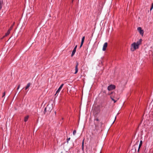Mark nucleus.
<instances>
[{"instance_id": "obj_12", "label": "nucleus", "mask_w": 153, "mask_h": 153, "mask_svg": "<svg viewBox=\"0 0 153 153\" xmlns=\"http://www.w3.org/2000/svg\"><path fill=\"white\" fill-rule=\"evenodd\" d=\"M29 117V116L28 115L27 116H26L25 117V118H24V121L25 122H26V121H27L28 120Z\"/></svg>"}, {"instance_id": "obj_1", "label": "nucleus", "mask_w": 153, "mask_h": 153, "mask_svg": "<svg viewBox=\"0 0 153 153\" xmlns=\"http://www.w3.org/2000/svg\"><path fill=\"white\" fill-rule=\"evenodd\" d=\"M139 46L136 44V42H134L131 45V50L134 51L137 49L139 48Z\"/></svg>"}, {"instance_id": "obj_31", "label": "nucleus", "mask_w": 153, "mask_h": 153, "mask_svg": "<svg viewBox=\"0 0 153 153\" xmlns=\"http://www.w3.org/2000/svg\"><path fill=\"white\" fill-rule=\"evenodd\" d=\"M73 0H72V2H73Z\"/></svg>"}, {"instance_id": "obj_2", "label": "nucleus", "mask_w": 153, "mask_h": 153, "mask_svg": "<svg viewBox=\"0 0 153 153\" xmlns=\"http://www.w3.org/2000/svg\"><path fill=\"white\" fill-rule=\"evenodd\" d=\"M100 112V107L99 105H97L96 107H95L93 113L95 115L97 114Z\"/></svg>"}, {"instance_id": "obj_25", "label": "nucleus", "mask_w": 153, "mask_h": 153, "mask_svg": "<svg viewBox=\"0 0 153 153\" xmlns=\"http://www.w3.org/2000/svg\"><path fill=\"white\" fill-rule=\"evenodd\" d=\"M83 43H82V42H81V45H80V48L82 46Z\"/></svg>"}, {"instance_id": "obj_18", "label": "nucleus", "mask_w": 153, "mask_h": 153, "mask_svg": "<svg viewBox=\"0 0 153 153\" xmlns=\"http://www.w3.org/2000/svg\"><path fill=\"white\" fill-rule=\"evenodd\" d=\"M99 122H97L96 121L94 122V123L96 127L98 125Z\"/></svg>"}, {"instance_id": "obj_23", "label": "nucleus", "mask_w": 153, "mask_h": 153, "mask_svg": "<svg viewBox=\"0 0 153 153\" xmlns=\"http://www.w3.org/2000/svg\"><path fill=\"white\" fill-rule=\"evenodd\" d=\"M5 92L4 91L3 93V95H2V97H4L5 96Z\"/></svg>"}, {"instance_id": "obj_4", "label": "nucleus", "mask_w": 153, "mask_h": 153, "mask_svg": "<svg viewBox=\"0 0 153 153\" xmlns=\"http://www.w3.org/2000/svg\"><path fill=\"white\" fill-rule=\"evenodd\" d=\"M137 30L139 32L140 34L142 36H143L144 34V31L142 29L141 27H139L137 28Z\"/></svg>"}, {"instance_id": "obj_21", "label": "nucleus", "mask_w": 153, "mask_h": 153, "mask_svg": "<svg viewBox=\"0 0 153 153\" xmlns=\"http://www.w3.org/2000/svg\"><path fill=\"white\" fill-rule=\"evenodd\" d=\"M76 133V131L75 130H74L73 132V134L75 135Z\"/></svg>"}, {"instance_id": "obj_3", "label": "nucleus", "mask_w": 153, "mask_h": 153, "mask_svg": "<svg viewBox=\"0 0 153 153\" xmlns=\"http://www.w3.org/2000/svg\"><path fill=\"white\" fill-rule=\"evenodd\" d=\"M116 88L115 86L114 85H111L108 87V91H111L115 89Z\"/></svg>"}, {"instance_id": "obj_13", "label": "nucleus", "mask_w": 153, "mask_h": 153, "mask_svg": "<svg viewBox=\"0 0 153 153\" xmlns=\"http://www.w3.org/2000/svg\"><path fill=\"white\" fill-rule=\"evenodd\" d=\"M84 139L83 140L82 143V150L83 151H84Z\"/></svg>"}, {"instance_id": "obj_28", "label": "nucleus", "mask_w": 153, "mask_h": 153, "mask_svg": "<svg viewBox=\"0 0 153 153\" xmlns=\"http://www.w3.org/2000/svg\"><path fill=\"white\" fill-rule=\"evenodd\" d=\"M77 45H76L75 46V48H74V49H76V48H77Z\"/></svg>"}, {"instance_id": "obj_32", "label": "nucleus", "mask_w": 153, "mask_h": 153, "mask_svg": "<svg viewBox=\"0 0 153 153\" xmlns=\"http://www.w3.org/2000/svg\"><path fill=\"white\" fill-rule=\"evenodd\" d=\"M1 10V9H0V10Z\"/></svg>"}, {"instance_id": "obj_30", "label": "nucleus", "mask_w": 153, "mask_h": 153, "mask_svg": "<svg viewBox=\"0 0 153 153\" xmlns=\"http://www.w3.org/2000/svg\"><path fill=\"white\" fill-rule=\"evenodd\" d=\"M4 98H5L4 97V100H3V102H4Z\"/></svg>"}, {"instance_id": "obj_17", "label": "nucleus", "mask_w": 153, "mask_h": 153, "mask_svg": "<svg viewBox=\"0 0 153 153\" xmlns=\"http://www.w3.org/2000/svg\"><path fill=\"white\" fill-rule=\"evenodd\" d=\"M143 142L142 140H140V143L139 146V149H140L141 147V146Z\"/></svg>"}, {"instance_id": "obj_8", "label": "nucleus", "mask_w": 153, "mask_h": 153, "mask_svg": "<svg viewBox=\"0 0 153 153\" xmlns=\"http://www.w3.org/2000/svg\"><path fill=\"white\" fill-rule=\"evenodd\" d=\"M107 45L108 44L107 42H105L102 48V50L103 51H105L106 50V48L107 46Z\"/></svg>"}, {"instance_id": "obj_15", "label": "nucleus", "mask_w": 153, "mask_h": 153, "mask_svg": "<svg viewBox=\"0 0 153 153\" xmlns=\"http://www.w3.org/2000/svg\"><path fill=\"white\" fill-rule=\"evenodd\" d=\"M15 24V22H14L13 24H12V25L10 27L9 29L10 30V31L11 30L13 29L14 25Z\"/></svg>"}, {"instance_id": "obj_22", "label": "nucleus", "mask_w": 153, "mask_h": 153, "mask_svg": "<svg viewBox=\"0 0 153 153\" xmlns=\"http://www.w3.org/2000/svg\"><path fill=\"white\" fill-rule=\"evenodd\" d=\"M70 140V138L69 137L67 139V143H68V141Z\"/></svg>"}, {"instance_id": "obj_26", "label": "nucleus", "mask_w": 153, "mask_h": 153, "mask_svg": "<svg viewBox=\"0 0 153 153\" xmlns=\"http://www.w3.org/2000/svg\"><path fill=\"white\" fill-rule=\"evenodd\" d=\"M20 87V85H18V88H17V90L19 89V88Z\"/></svg>"}, {"instance_id": "obj_19", "label": "nucleus", "mask_w": 153, "mask_h": 153, "mask_svg": "<svg viewBox=\"0 0 153 153\" xmlns=\"http://www.w3.org/2000/svg\"><path fill=\"white\" fill-rule=\"evenodd\" d=\"M85 36H83L82 38V41H81V42L82 43H83L84 42V39H85Z\"/></svg>"}, {"instance_id": "obj_10", "label": "nucleus", "mask_w": 153, "mask_h": 153, "mask_svg": "<svg viewBox=\"0 0 153 153\" xmlns=\"http://www.w3.org/2000/svg\"><path fill=\"white\" fill-rule=\"evenodd\" d=\"M10 30L8 29L7 33H5V35L3 37L2 39L3 38L7 36H8L10 33Z\"/></svg>"}, {"instance_id": "obj_27", "label": "nucleus", "mask_w": 153, "mask_h": 153, "mask_svg": "<svg viewBox=\"0 0 153 153\" xmlns=\"http://www.w3.org/2000/svg\"><path fill=\"white\" fill-rule=\"evenodd\" d=\"M2 7V5H0V9L1 10V8Z\"/></svg>"}, {"instance_id": "obj_9", "label": "nucleus", "mask_w": 153, "mask_h": 153, "mask_svg": "<svg viewBox=\"0 0 153 153\" xmlns=\"http://www.w3.org/2000/svg\"><path fill=\"white\" fill-rule=\"evenodd\" d=\"M142 41V39H141L138 41H137L136 42V44L139 46L141 44Z\"/></svg>"}, {"instance_id": "obj_6", "label": "nucleus", "mask_w": 153, "mask_h": 153, "mask_svg": "<svg viewBox=\"0 0 153 153\" xmlns=\"http://www.w3.org/2000/svg\"><path fill=\"white\" fill-rule=\"evenodd\" d=\"M113 93H114L112 92L111 93H109L108 94V95H110V97H111V99L112 100H113L114 101V103H115L116 102V101L114 99V97L112 95H111V94H113Z\"/></svg>"}, {"instance_id": "obj_33", "label": "nucleus", "mask_w": 153, "mask_h": 153, "mask_svg": "<svg viewBox=\"0 0 153 153\" xmlns=\"http://www.w3.org/2000/svg\"><path fill=\"white\" fill-rule=\"evenodd\" d=\"M61 153H62V152Z\"/></svg>"}, {"instance_id": "obj_11", "label": "nucleus", "mask_w": 153, "mask_h": 153, "mask_svg": "<svg viewBox=\"0 0 153 153\" xmlns=\"http://www.w3.org/2000/svg\"><path fill=\"white\" fill-rule=\"evenodd\" d=\"M31 85L30 83L29 82L27 84L26 87H25V90H27V89L30 86V85Z\"/></svg>"}, {"instance_id": "obj_5", "label": "nucleus", "mask_w": 153, "mask_h": 153, "mask_svg": "<svg viewBox=\"0 0 153 153\" xmlns=\"http://www.w3.org/2000/svg\"><path fill=\"white\" fill-rule=\"evenodd\" d=\"M76 65L75 67V72L74 73V74H76L78 71V66L79 65L78 62H76Z\"/></svg>"}, {"instance_id": "obj_20", "label": "nucleus", "mask_w": 153, "mask_h": 153, "mask_svg": "<svg viewBox=\"0 0 153 153\" xmlns=\"http://www.w3.org/2000/svg\"><path fill=\"white\" fill-rule=\"evenodd\" d=\"M99 119L98 118H96L94 119V122L96 121L97 122H99Z\"/></svg>"}, {"instance_id": "obj_29", "label": "nucleus", "mask_w": 153, "mask_h": 153, "mask_svg": "<svg viewBox=\"0 0 153 153\" xmlns=\"http://www.w3.org/2000/svg\"><path fill=\"white\" fill-rule=\"evenodd\" d=\"M140 149H139V147H138V151H137V152H139V150H140Z\"/></svg>"}, {"instance_id": "obj_24", "label": "nucleus", "mask_w": 153, "mask_h": 153, "mask_svg": "<svg viewBox=\"0 0 153 153\" xmlns=\"http://www.w3.org/2000/svg\"><path fill=\"white\" fill-rule=\"evenodd\" d=\"M3 3V1L0 0V5H2Z\"/></svg>"}, {"instance_id": "obj_7", "label": "nucleus", "mask_w": 153, "mask_h": 153, "mask_svg": "<svg viewBox=\"0 0 153 153\" xmlns=\"http://www.w3.org/2000/svg\"><path fill=\"white\" fill-rule=\"evenodd\" d=\"M64 85L63 84H62L59 87V88L57 90V91H56V94H55V95H56V94L59 92V91H60L61 90L63 86Z\"/></svg>"}, {"instance_id": "obj_16", "label": "nucleus", "mask_w": 153, "mask_h": 153, "mask_svg": "<svg viewBox=\"0 0 153 153\" xmlns=\"http://www.w3.org/2000/svg\"><path fill=\"white\" fill-rule=\"evenodd\" d=\"M49 107L48 105H47L46 107L45 108V109H44V114H45V112H46L47 111V109L48 108H49Z\"/></svg>"}, {"instance_id": "obj_14", "label": "nucleus", "mask_w": 153, "mask_h": 153, "mask_svg": "<svg viewBox=\"0 0 153 153\" xmlns=\"http://www.w3.org/2000/svg\"><path fill=\"white\" fill-rule=\"evenodd\" d=\"M76 49H74L73 51H72V53L71 54V56H74L75 54V53L76 52Z\"/></svg>"}]
</instances>
